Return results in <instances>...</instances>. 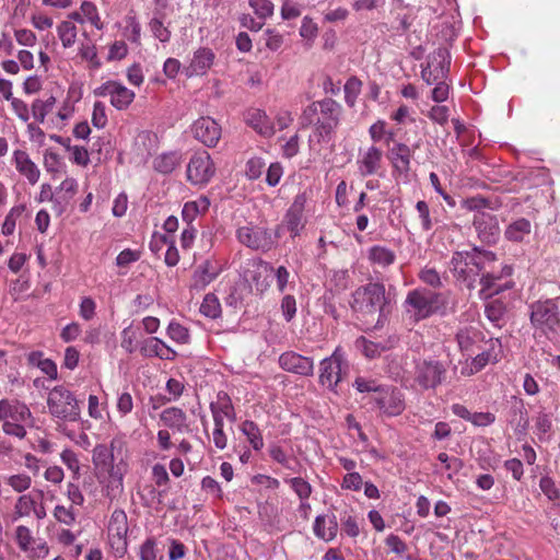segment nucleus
<instances>
[{
    "label": "nucleus",
    "mask_w": 560,
    "mask_h": 560,
    "mask_svg": "<svg viewBox=\"0 0 560 560\" xmlns=\"http://www.w3.org/2000/svg\"><path fill=\"white\" fill-rule=\"evenodd\" d=\"M353 387L359 393L371 394L370 404L382 417H397L406 409L404 393L393 385H383L374 378L358 376Z\"/></svg>",
    "instance_id": "1"
},
{
    "label": "nucleus",
    "mask_w": 560,
    "mask_h": 560,
    "mask_svg": "<svg viewBox=\"0 0 560 560\" xmlns=\"http://www.w3.org/2000/svg\"><path fill=\"white\" fill-rule=\"evenodd\" d=\"M447 307V293L425 287H417L408 291L402 303L405 315L411 323L422 322L436 314L444 315Z\"/></svg>",
    "instance_id": "2"
},
{
    "label": "nucleus",
    "mask_w": 560,
    "mask_h": 560,
    "mask_svg": "<svg viewBox=\"0 0 560 560\" xmlns=\"http://www.w3.org/2000/svg\"><path fill=\"white\" fill-rule=\"evenodd\" d=\"M388 303L385 285L380 282H369L354 290L350 306L358 318L365 322H372L377 315L375 326H382Z\"/></svg>",
    "instance_id": "3"
},
{
    "label": "nucleus",
    "mask_w": 560,
    "mask_h": 560,
    "mask_svg": "<svg viewBox=\"0 0 560 560\" xmlns=\"http://www.w3.org/2000/svg\"><path fill=\"white\" fill-rule=\"evenodd\" d=\"M494 261V253L479 250L477 247L471 250L455 252L451 259V271L457 281L468 289H474L481 271Z\"/></svg>",
    "instance_id": "4"
},
{
    "label": "nucleus",
    "mask_w": 560,
    "mask_h": 560,
    "mask_svg": "<svg viewBox=\"0 0 560 560\" xmlns=\"http://www.w3.org/2000/svg\"><path fill=\"white\" fill-rule=\"evenodd\" d=\"M0 423L4 434L23 440L27 428L34 427V417L25 402L13 399L0 400Z\"/></svg>",
    "instance_id": "5"
},
{
    "label": "nucleus",
    "mask_w": 560,
    "mask_h": 560,
    "mask_svg": "<svg viewBox=\"0 0 560 560\" xmlns=\"http://www.w3.org/2000/svg\"><path fill=\"white\" fill-rule=\"evenodd\" d=\"M532 326L545 336L555 334L560 325V312L555 300H539L530 304Z\"/></svg>",
    "instance_id": "6"
},
{
    "label": "nucleus",
    "mask_w": 560,
    "mask_h": 560,
    "mask_svg": "<svg viewBox=\"0 0 560 560\" xmlns=\"http://www.w3.org/2000/svg\"><path fill=\"white\" fill-rule=\"evenodd\" d=\"M495 264L497 260L492 264H489L488 267L480 273V293L485 298L499 294L504 290L512 288L513 285V282L509 279L513 273L512 266L500 262L497 267Z\"/></svg>",
    "instance_id": "7"
},
{
    "label": "nucleus",
    "mask_w": 560,
    "mask_h": 560,
    "mask_svg": "<svg viewBox=\"0 0 560 560\" xmlns=\"http://www.w3.org/2000/svg\"><path fill=\"white\" fill-rule=\"evenodd\" d=\"M47 405L51 416L77 421L80 418V408L73 394L66 387L55 386L48 394Z\"/></svg>",
    "instance_id": "8"
},
{
    "label": "nucleus",
    "mask_w": 560,
    "mask_h": 560,
    "mask_svg": "<svg viewBox=\"0 0 560 560\" xmlns=\"http://www.w3.org/2000/svg\"><path fill=\"white\" fill-rule=\"evenodd\" d=\"M413 376L421 389H435L444 382L446 368L438 360H419L416 362Z\"/></svg>",
    "instance_id": "9"
},
{
    "label": "nucleus",
    "mask_w": 560,
    "mask_h": 560,
    "mask_svg": "<svg viewBox=\"0 0 560 560\" xmlns=\"http://www.w3.org/2000/svg\"><path fill=\"white\" fill-rule=\"evenodd\" d=\"M451 65V56L446 48L440 47L431 52L424 65H421L422 80L432 85L438 81L446 80Z\"/></svg>",
    "instance_id": "10"
},
{
    "label": "nucleus",
    "mask_w": 560,
    "mask_h": 560,
    "mask_svg": "<svg viewBox=\"0 0 560 560\" xmlns=\"http://www.w3.org/2000/svg\"><path fill=\"white\" fill-rule=\"evenodd\" d=\"M348 369L345 353L340 347H337L332 354L320 362L319 382L322 385L332 389L342 380V375Z\"/></svg>",
    "instance_id": "11"
},
{
    "label": "nucleus",
    "mask_w": 560,
    "mask_h": 560,
    "mask_svg": "<svg viewBox=\"0 0 560 560\" xmlns=\"http://www.w3.org/2000/svg\"><path fill=\"white\" fill-rule=\"evenodd\" d=\"M236 238L242 245L254 250L268 252L275 245V238L268 229L253 224L240 226L236 230Z\"/></svg>",
    "instance_id": "12"
},
{
    "label": "nucleus",
    "mask_w": 560,
    "mask_h": 560,
    "mask_svg": "<svg viewBox=\"0 0 560 560\" xmlns=\"http://www.w3.org/2000/svg\"><path fill=\"white\" fill-rule=\"evenodd\" d=\"M215 174V166L207 151L196 152L187 165V179L191 185L206 186Z\"/></svg>",
    "instance_id": "13"
},
{
    "label": "nucleus",
    "mask_w": 560,
    "mask_h": 560,
    "mask_svg": "<svg viewBox=\"0 0 560 560\" xmlns=\"http://www.w3.org/2000/svg\"><path fill=\"white\" fill-rule=\"evenodd\" d=\"M98 97H109L110 105L117 110H126L132 104L136 93L117 80H108L94 90Z\"/></svg>",
    "instance_id": "14"
},
{
    "label": "nucleus",
    "mask_w": 560,
    "mask_h": 560,
    "mask_svg": "<svg viewBox=\"0 0 560 560\" xmlns=\"http://www.w3.org/2000/svg\"><path fill=\"white\" fill-rule=\"evenodd\" d=\"M14 540L20 550L26 552L28 557L33 559H43L49 552V548L46 541L42 539H35L32 530L27 526H16L14 532Z\"/></svg>",
    "instance_id": "15"
},
{
    "label": "nucleus",
    "mask_w": 560,
    "mask_h": 560,
    "mask_svg": "<svg viewBox=\"0 0 560 560\" xmlns=\"http://www.w3.org/2000/svg\"><path fill=\"white\" fill-rule=\"evenodd\" d=\"M128 518L121 509L113 511L108 523V536L113 548L124 555L127 551Z\"/></svg>",
    "instance_id": "16"
},
{
    "label": "nucleus",
    "mask_w": 560,
    "mask_h": 560,
    "mask_svg": "<svg viewBox=\"0 0 560 560\" xmlns=\"http://www.w3.org/2000/svg\"><path fill=\"white\" fill-rule=\"evenodd\" d=\"M190 130L194 138L208 148L218 144L222 131L221 126L209 116H202L195 120Z\"/></svg>",
    "instance_id": "17"
},
{
    "label": "nucleus",
    "mask_w": 560,
    "mask_h": 560,
    "mask_svg": "<svg viewBox=\"0 0 560 560\" xmlns=\"http://www.w3.org/2000/svg\"><path fill=\"white\" fill-rule=\"evenodd\" d=\"M223 271V266L214 258H208L199 264L191 276L190 289L201 291L214 281Z\"/></svg>",
    "instance_id": "18"
},
{
    "label": "nucleus",
    "mask_w": 560,
    "mask_h": 560,
    "mask_svg": "<svg viewBox=\"0 0 560 560\" xmlns=\"http://www.w3.org/2000/svg\"><path fill=\"white\" fill-rule=\"evenodd\" d=\"M478 238L488 245L495 244L500 237V226L497 217L489 212L475 213L472 220Z\"/></svg>",
    "instance_id": "19"
},
{
    "label": "nucleus",
    "mask_w": 560,
    "mask_h": 560,
    "mask_svg": "<svg viewBox=\"0 0 560 560\" xmlns=\"http://www.w3.org/2000/svg\"><path fill=\"white\" fill-rule=\"evenodd\" d=\"M279 364L284 371L302 376H311L314 371L313 359L294 351L283 352L279 357Z\"/></svg>",
    "instance_id": "20"
},
{
    "label": "nucleus",
    "mask_w": 560,
    "mask_h": 560,
    "mask_svg": "<svg viewBox=\"0 0 560 560\" xmlns=\"http://www.w3.org/2000/svg\"><path fill=\"white\" fill-rule=\"evenodd\" d=\"M215 55L212 49L200 47L194 52L189 63L184 68V73L188 78L205 75L212 67Z\"/></svg>",
    "instance_id": "21"
},
{
    "label": "nucleus",
    "mask_w": 560,
    "mask_h": 560,
    "mask_svg": "<svg viewBox=\"0 0 560 560\" xmlns=\"http://www.w3.org/2000/svg\"><path fill=\"white\" fill-rule=\"evenodd\" d=\"M413 151L409 145L402 142H395L388 151V159L392 163L394 173L407 177L410 172Z\"/></svg>",
    "instance_id": "22"
},
{
    "label": "nucleus",
    "mask_w": 560,
    "mask_h": 560,
    "mask_svg": "<svg viewBox=\"0 0 560 560\" xmlns=\"http://www.w3.org/2000/svg\"><path fill=\"white\" fill-rule=\"evenodd\" d=\"M382 159L383 151L375 145L360 152L357 160L359 174L363 177L376 174L382 166Z\"/></svg>",
    "instance_id": "23"
},
{
    "label": "nucleus",
    "mask_w": 560,
    "mask_h": 560,
    "mask_svg": "<svg viewBox=\"0 0 560 560\" xmlns=\"http://www.w3.org/2000/svg\"><path fill=\"white\" fill-rule=\"evenodd\" d=\"M12 160L19 174L25 177L31 185L38 183L40 171L26 151L20 149L14 150Z\"/></svg>",
    "instance_id": "24"
},
{
    "label": "nucleus",
    "mask_w": 560,
    "mask_h": 560,
    "mask_svg": "<svg viewBox=\"0 0 560 560\" xmlns=\"http://www.w3.org/2000/svg\"><path fill=\"white\" fill-rule=\"evenodd\" d=\"M160 420L174 433H188L191 431L186 412L178 407L165 408L160 413Z\"/></svg>",
    "instance_id": "25"
},
{
    "label": "nucleus",
    "mask_w": 560,
    "mask_h": 560,
    "mask_svg": "<svg viewBox=\"0 0 560 560\" xmlns=\"http://www.w3.org/2000/svg\"><path fill=\"white\" fill-rule=\"evenodd\" d=\"M140 352L143 357L166 361H173L177 357V352L158 337L145 339L141 345Z\"/></svg>",
    "instance_id": "26"
},
{
    "label": "nucleus",
    "mask_w": 560,
    "mask_h": 560,
    "mask_svg": "<svg viewBox=\"0 0 560 560\" xmlns=\"http://www.w3.org/2000/svg\"><path fill=\"white\" fill-rule=\"evenodd\" d=\"M245 121L257 133L265 138H270L275 133V127L271 119L265 110L259 108H250L245 114Z\"/></svg>",
    "instance_id": "27"
},
{
    "label": "nucleus",
    "mask_w": 560,
    "mask_h": 560,
    "mask_svg": "<svg viewBox=\"0 0 560 560\" xmlns=\"http://www.w3.org/2000/svg\"><path fill=\"white\" fill-rule=\"evenodd\" d=\"M314 535L324 540L331 541L338 533V522L336 515H317L313 524Z\"/></svg>",
    "instance_id": "28"
},
{
    "label": "nucleus",
    "mask_w": 560,
    "mask_h": 560,
    "mask_svg": "<svg viewBox=\"0 0 560 560\" xmlns=\"http://www.w3.org/2000/svg\"><path fill=\"white\" fill-rule=\"evenodd\" d=\"M354 347L364 357L374 359L380 357L386 350H389L393 347V341L388 339L386 341L375 342L361 336L354 341Z\"/></svg>",
    "instance_id": "29"
},
{
    "label": "nucleus",
    "mask_w": 560,
    "mask_h": 560,
    "mask_svg": "<svg viewBox=\"0 0 560 560\" xmlns=\"http://www.w3.org/2000/svg\"><path fill=\"white\" fill-rule=\"evenodd\" d=\"M248 266L256 268L257 270L262 269L265 272H273L276 276L277 288L279 292H284L289 283L290 272L287 267L279 266L275 269L269 262H266L259 258H253L248 261Z\"/></svg>",
    "instance_id": "30"
},
{
    "label": "nucleus",
    "mask_w": 560,
    "mask_h": 560,
    "mask_svg": "<svg viewBox=\"0 0 560 560\" xmlns=\"http://www.w3.org/2000/svg\"><path fill=\"white\" fill-rule=\"evenodd\" d=\"M480 332L474 328H462L456 334V341L464 355L471 358L477 343L480 342Z\"/></svg>",
    "instance_id": "31"
},
{
    "label": "nucleus",
    "mask_w": 560,
    "mask_h": 560,
    "mask_svg": "<svg viewBox=\"0 0 560 560\" xmlns=\"http://www.w3.org/2000/svg\"><path fill=\"white\" fill-rule=\"evenodd\" d=\"M209 408L211 413L226 417L231 422L236 420V412L232 399L224 390H219L217 393V398L214 401L210 402Z\"/></svg>",
    "instance_id": "32"
},
{
    "label": "nucleus",
    "mask_w": 560,
    "mask_h": 560,
    "mask_svg": "<svg viewBox=\"0 0 560 560\" xmlns=\"http://www.w3.org/2000/svg\"><path fill=\"white\" fill-rule=\"evenodd\" d=\"M532 233V223L529 220L525 218L516 219L511 222L505 231L504 236L508 241L514 243L524 242L526 237H528Z\"/></svg>",
    "instance_id": "33"
},
{
    "label": "nucleus",
    "mask_w": 560,
    "mask_h": 560,
    "mask_svg": "<svg viewBox=\"0 0 560 560\" xmlns=\"http://www.w3.org/2000/svg\"><path fill=\"white\" fill-rule=\"evenodd\" d=\"M179 151L163 152L154 158L153 168L161 174H171L182 162Z\"/></svg>",
    "instance_id": "34"
},
{
    "label": "nucleus",
    "mask_w": 560,
    "mask_h": 560,
    "mask_svg": "<svg viewBox=\"0 0 560 560\" xmlns=\"http://www.w3.org/2000/svg\"><path fill=\"white\" fill-rule=\"evenodd\" d=\"M240 431L255 452H260L264 448L265 442L262 432L255 421L244 420L240 424Z\"/></svg>",
    "instance_id": "35"
},
{
    "label": "nucleus",
    "mask_w": 560,
    "mask_h": 560,
    "mask_svg": "<svg viewBox=\"0 0 560 560\" xmlns=\"http://www.w3.org/2000/svg\"><path fill=\"white\" fill-rule=\"evenodd\" d=\"M319 112L322 114V122L337 127L341 114V106L332 98H324L318 102Z\"/></svg>",
    "instance_id": "36"
},
{
    "label": "nucleus",
    "mask_w": 560,
    "mask_h": 560,
    "mask_svg": "<svg viewBox=\"0 0 560 560\" xmlns=\"http://www.w3.org/2000/svg\"><path fill=\"white\" fill-rule=\"evenodd\" d=\"M368 257L370 261L374 265H378L380 267H388L393 265L396 260L395 253L381 245H374L369 249Z\"/></svg>",
    "instance_id": "37"
},
{
    "label": "nucleus",
    "mask_w": 560,
    "mask_h": 560,
    "mask_svg": "<svg viewBox=\"0 0 560 560\" xmlns=\"http://www.w3.org/2000/svg\"><path fill=\"white\" fill-rule=\"evenodd\" d=\"M115 446V441H112L110 447L105 444H97L93 450V464L96 467L110 468L114 463V454L113 448Z\"/></svg>",
    "instance_id": "38"
},
{
    "label": "nucleus",
    "mask_w": 560,
    "mask_h": 560,
    "mask_svg": "<svg viewBox=\"0 0 560 560\" xmlns=\"http://www.w3.org/2000/svg\"><path fill=\"white\" fill-rule=\"evenodd\" d=\"M283 223L293 238L299 236L305 226L304 212L288 209Z\"/></svg>",
    "instance_id": "39"
},
{
    "label": "nucleus",
    "mask_w": 560,
    "mask_h": 560,
    "mask_svg": "<svg viewBox=\"0 0 560 560\" xmlns=\"http://www.w3.org/2000/svg\"><path fill=\"white\" fill-rule=\"evenodd\" d=\"M491 361H497V358L492 357L489 351H482L471 358L470 362L467 361L466 365L462 369V374L466 376L476 374Z\"/></svg>",
    "instance_id": "40"
},
{
    "label": "nucleus",
    "mask_w": 560,
    "mask_h": 560,
    "mask_svg": "<svg viewBox=\"0 0 560 560\" xmlns=\"http://www.w3.org/2000/svg\"><path fill=\"white\" fill-rule=\"evenodd\" d=\"M56 105V97L50 95L45 100L37 98L32 104V114L36 121L43 124L46 116L51 113Z\"/></svg>",
    "instance_id": "41"
},
{
    "label": "nucleus",
    "mask_w": 560,
    "mask_h": 560,
    "mask_svg": "<svg viewBox=\"0 0 560 560\" xmlns=\"http://www.w3.org/2000/svg\"><path fill=\"white\" fill-rule=\"evenodd\" d=\"M32 510H35V500L30 494L20 495L14 503L12 521L30 516Z\"/></svg>",
    "instance_id": "42"
},
{
    "label": "nucleus",
    "mask_w": 560,
    "mask_h": 560,
    "mask_svg": "<svg viewBox=\"0 0 560 560\" xmlns=\"http://www.w3.org/2000/svg\"><path fill=\"white\" fill-rule=\"evenodd\" d=\"M57 34L63 48H70L77 40V26L71 21H62L57 26Z\"/></svg>",
    "instance_id": "43"
},
{
    "label": "nucleus",
    "mask_w": 560,
    "mask_h": 560,
    "mask_svg": "<svg viewBox=\"0 0 560 560\" xmlns=\"http://www.w3.org/2000/svg\"><path fill=\"white\" fill-rule=\"evenodd\" d=\"M30 361L36 364L39 370L45 373L50 380H56L58 370L56 363L50 359H44L42 352H33L30 355Z\"/></svg>",
    "instance_id": "44"
},
{
    "label": "nucleus",
    "mask_w": 560,
    "mask_h": 560,
    "mask_svg": "<svg viewBox=\"0 0 560 560\" xmlns=\"http://www.w3.org/2000/svg\"><path fill=\"white\" fill-rule=\"evenodd\" d=\"M167 337L178 345H187L190 341L189 330L176 320H171L166 328Z\"/></svg>",
    "instance_id": "45"
},
{
    "label": "nucleus",
    "mask_w": 560,
    "mask_h": 560,
    "mask_svg": "<svg viewBox=\"0 0 560 560\" xmlns=\"http://www.w3.org/2000/svg\"><path fill=\"white\" fill-rule=\"evenodd\" d=\"M362 82L357 77H350L343 86L345 91V102L349 107H353L355 105L357 98L361 93Z\"/></svg>",
    "instance_id": "46"
},
{
    "label": "nucleus",
    "mask_w": 560,
    "mask_h": 560,
    "mask_svg": "<svg viewBox=\"0 0 560 560\" xmlns=\"http://www.w3.org/2000/svg\"><path fill=\"white\" fill-rule=\"evenodd\" d=\"M200 313L209 318H217L221 314L219 299L213 293H208L200 305Z\"/></svg>",
    "instance_id": "47"
},
{
    "label": "nucleus",
    "mask_w": 560,
    "mask_h": 560,
    "mask_svg": "<svg viewBox=\"0 0 560 560\" xmlns=\"http://www.w3.org/2000/svg\"><path fill=\"white\" fill-rule=\"evenodd\" d=\"M80 10L84 15V19L88 20L96 30L102 31L104 28V23L101 20L97 7L92 1H83L80 5Z\"/></svg>",
    "instance_id": "48"
},
{
    "label": "nucleus",
    "mask_w": 560,
    "mask_h": 560,
    "mask_svg": "<svg viewBox=\"0 0 560 560\" xmlns=\"http://www.w3.org/2000/svg\"><path fill=\"white\" fill-rule=\"evenodd\" d=\"M340 524L342 532L352 538H355L360 534V528L357 522V517L352 514L351 511L345 510L340 514Z\"/></svg>",
    "instance_id": "49"
},
{
    "label": "nucleus",
    "mask_w": 560,
    "mask_h": 560,
    "mask_svg": "<svg viewBox=\"0 0 560 560\" xmlns=\"http://www.w3.org/2000/svg\"><path fill=\"white\" fill-rule=\"evenodd\" d=\"M284 481L290 485L291 489L300 500L308 499L311 497L313 488L305 479L301 477H293L284 479Z\"/></svg>",
    "instance_id": "50"
},
{
    "label": "nucleus",
    "mask_w": 560,
    "mask_h": 560,
    "mask_svg": "<svg viewBox=\"0 0 560 560\" xmlns=\"http://www.w3.org/2000/svg\"><path fill=\"white\" fill-rule=\"evenodd\" d=\"M5 482L15 492L22 493L31 488L32 478L27 474L22 472L7 477Z\"/></svg>",
    "instance_id": "51"
},
{
    "label": "nucleus",
    "mask_w": 560,
    "mask_h": 560,
    "mask_svg": "<svg viewBox=\"0 0 560 560\" xmlns=\"http://www.w3.org/2000/svg\"><path fill=\"white\" fill-rule=\"evenodd\" d=\"M336 128L331 125H327L325 122H322L317 120L315 124V129L313 135L310 137V142L314 143H322V142H328L331 138V133L334 132Z\"/></svg>",
    "instance_id": "52"
},
{
    "label": "nucleus",
    "mask_w": 560,
    "mask_h": 560,
    "mask_svg": "<svg viewBox=\"0 0 560 560\" xmlns=\"http://www.w3.org/2000/svg\"><path fill=\"white\" fill-rule=\"evenodd\" d=\"M79 184L78 180L73 177H67L61 182L57 189V194L60 195V198L65 202H69L74 195L78 192Z\"/></svg>",
    "instance_id": "53"
},
{
    "label": "nucleus",
    "mask_w": 560,
    "mask_h": 560,
    "mask_svg": "<svg viewBox=\"0 0 560 560\" xmlns=\"http://www.w3.org/2000/svg\"><path fill=\"white\" fill-rule=\"evenodd\" d=\"M52 514L57 522L67 526L73 525L77 520V515L72 506L67 508L58 504L55 506Z\"/></svg>",
    "instance_id": "54"
},
{
    "label": "nucleus",
    "mask_w": 560,
    "mask_h": 560,
    "mask_svg": "<svg viewBox=\"0 0 560 560\" xmlns=\"http://www.w3.org/2000/svg\"><path fill=\"white\" fill-rule=\"evenodd\" d=\"M23 210V207H13L9 211L1 226V232L3 235L9 236L14 233L16 220L22 214Z\"/></svg>",
    "instance_id": "55"
},
{
    "label": "nucleus",
    "mask_w": 560,
    "mask_h": 560,
    "mask_svg": "<svg viewBox=\"0 0 560 560\" xmlns=\"http://www.w3.org/2000/svg\"><path fill=\"white\" fill-rule=\"evenodd\" d=\"M249 7L261 20L272 16L275 10L273 3L270 0H249Z\"/></svg>",
    "instance_id": "56"
},
{
    "label": "nucleus",
    "mask_w": 560,
    "mask_h": 560,
    "mask_svg": "<svg viewBox=\"0 0 560 560\" xmlns=\"http://www.w3.org/2000/svg\"><path fill=\"white\" fill-rule=\"evenodd\" d=\"M149 27L155 38H158L161 43H168L171 39V31L164 26L162 19L152 18Z\"/></svg>",
    "instance_id": "57"
},
{
    "label": "nucleus",
    "mask_w": 560,
    "mask_h": 560,
    "mask_svg": "<svg viewBox=\"0 0 560 560\" xmlns=\"http://www.w3.org/2000/svg\"><path fill=\"white\" fill-rule=\"evenodd\" d=\"M67 151L71 153L70 160L79 166H88L90 163L89 151L84 147L67 144Z\"/></svg>",
    "instance_id": "58"
},
{
    "label": "nucleus",
    "mask_w": 560,
    "mask_h": 560,
    "mask_svg": "<svg viewBox=\"0 0 560 560\" xmlns=\"http://www.w3.org/2000/svg\"><path fill=\"white\" fill-rule=\"evenodd\" d=\"M201 490L213 499L221 500L223 498V490L220 483L211 476H206L201 479Z\"/></svg>",
    "instance_id": "59"
},
{
    "label": "nucleus",
    "mask_w": 560,
    "mask_h": 560,
    "mask_svg": "<svg viewBox=\"0 0 560 560\" xmlns=\"http://www.w3.org/2000/svg\"><path fill=\"white\" fill-rule=\"evenodd\" d=\"M61 156L57 152L52 150H46L44 152V167L48 173H59L61 171Z\"/></svg>",
    "instance_id": "60"
},
{
    "label": "nucleus",
    "mask_w": 560,
    "mask_h": 560,
    "mask_svg": "<svg viewBox=\"0 0 560 560\" xmlns=\"http://www.w3.org/2000/svg\"><path fill=\"white\" fill-rule=\"evenodd\" d=\"M489 199L481 196H474L462 201V207L469 211L483 212V209L491 208Z\"/></svg>",
    "instance_id": "61"
},
{
    "label": "nucleus",
    "mask_w": 560,
    "mask_h": 560,
    "mask_svg": "<svg viewBox=\"0 0 560 560\" xmlns=\"http://www.w3.org/2000/svg\"><path fill=\"white\" fill-rule=\"evenodd\" d=\"M419 279L432 289L442 287V280L439 272L434 268L424 267L418 275Z\"/></svg>",
    "instance_id": "62"
},
{
    "label": "nucleus",
    "mask_w": 560,
    "mask_h": 560,
    "mask_svg": "<svg viewBox=\"0 0 560 560\" xmlns=\"http://www.w3.org/2000/svg\"><path fill=\"white\" fill-rule=\"evenodd\" d=\"M264 167L265 161L261 158H250L246 163L245 174L248 179L255 180L261 176Z\"/></svg>",
    "instance_id": "63"
},
{
    "label": "nucleus",
    "mask_w": 560,
    "mask_h": 560,
    "mask_svg": "<svg viewBox=\"0 0 560 560\" xmlns=\"http://www.w3.org/2000/svg\"><path fill=\"white\" fill-rule=\"evenodd\" d=\"M156 540L149 537L139 547V558L140 560H156Z\"/></svg>",
    "instance_id": "64"
}]
</instances>
